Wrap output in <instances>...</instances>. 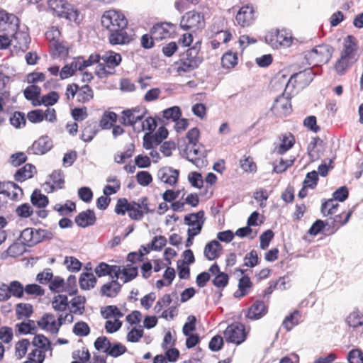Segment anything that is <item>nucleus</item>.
<instances>
[{"mask_svg": "<svg viewBox=\"0 0 363 363\" xmlns=\"http://www.w3.org/2000/svg\"><path fill=\"white\" fill-rule=\"evenodd\" d=\"M101 23L109 31L108 41L111 45H125L133 40L134 31L128 27V21L121 11H106L101 16Z\"/></svg>", "mask_w": 363, "mask_h": 363, "instance_id": "nucleus-1", "label": "nucleus"}, {"mask_svg": "<svg viewBox=\"0 0 363 363\" xmlns=\"http://www.w3.org/2000/svg\"><path fill=\"white\" fill-rule=\"evenodd\" d=\"M201 43L196 42L191 48L187 49L177 62L178 72H190L198 68L203 62V57L199 55Z\"/></svg>", "mask_w": 363, "mask_h": 363, "instance_id": "nucleus-2", "label": "nucleus"}, {"mask_svg": "<svg viewBox=\"0 0 363 363\" xmlns=\"http://www.w3.org/2000/svg\"><path fill=\"white\" fill-rule=\"evenodd\" d=\"M48 4L50 9L59 17L65 18L77 24L83 19V16L79 9L64 0H49Z\"/></svg>", "mask_w": 363, "mask_h": 363, "instance_id": "nucleus-3", "label": "nucleus"}, {"mask_svg": "<svg viewBox=\"0 0 363 363\" xmlns=\"http://www.w3.org/2000/svg\"><path fill=\"white\" fill-rule=\"evenodd\" d=\"M334 49L327 44H322L306 52L305 57L309 65L327 63L331 58Z\"/></svg>", "mask_w": 363, "mask_h": 363, "instance_id": "nucleus-4", "label": "nucleus"}, {"mask_svg": "<svg viewBox=\"0 0 363 363\" xmlns=\"http://www.w3.org/2000/svg\"><path fill=\"white\" fill-rule=\"evenodd\" d=\"M315 75L312 68L293 74L286 84V90L291 91L296 85L301 88L308 86L313 80Z\"/></svg>", "mask_w": 363, "mask_h": 363, "instance_id": "nucleus-5", "label": "nucleus"}, {"mask_svg": "<svg viewBox=\"0 0 363 363\" xmlns=\"http://www.w3.org/2000/svg\"><path fill=\"white\" fill-rule=\"evenodd\" d=\"M152 212L149 208L148 199L143 196L138 199V201H130V206L128 209V216L134 220H140L144 214Z\"/></svg>", "mask_w": 363, "mask_h": 363, "instance_id": "nucleus-6", "label": "nucleus"}, {"mask_svg": "<svg viewBox=\"0 0 363 363\" xmlns=\"http://www.w3.org/2000/svg\"><path fill=\"white\" fill-rule=\"evenodd\" d=\"M204 25L203 15L195 11L187 12L180 21V26L185 30H196L202 28Z\"/></svg>", "mask_w": 363, "mask_h": 363, "instance_id": "nucleus-7", "label": "nucleus"}, {"mask_svg": "<svg viewBox=\"0 0 363 363\" xmlns=\"http://www.w3.org/2000/svg\"><path fill=\"white\" fill-rule=\"evenodd\" d=\"M246 332L244 325L234 323L228 325L224 331V337L227 342L240 345L246 339Z\"/></svg>", "mask_w": 363, "mask_h": 363, "instance_id": "nucleus-8", "label": "nucleus"}, {"mask_svg": "<svg viewBox=\"0 0 363 363\" xmlns=\"http://www.w3.org/2000/svg\"><path fill=\"white\" fill-rule=\"evenodd\" d=\"M287 91L285 89L282 94L277 97L271 108L277 116H286L291 112V96Z\"/></svg>", "mask_w": 363, "mask_h": 363, "instance_id": "nucleus-9", "label": "nucleus"}, {"mask_svg": "<svg viewBox=\"0 0 363 363\" xmlns=\"http://www.w3.org/2000/svg\"><path fill=\"white\" fill-rule=\"evenodd\" d=\"M181 156L189 162L194 164L196 167H199L200 156L203 155L198 145L186 144L184 140V144L179 145L178 147Z\"/></svg>", "mask_w": 363, "mask_h": 363, "instance_id": "nucleus-10", "label": "nucleus"}, {"mask_svg": "<svg viewBox=\"0 0 363 363\" xmlns=\"http://www.w3.org/2000/svg\"><path fill=\"white\" fill-rule=\"evenodd\" d=\"M18 27L19 19L15 15L0 11V33H11Z\"/></svg>", "mask_w": 363, "mask_h": 363, "instance_id": "nucleus-11", "label": "nucleus"}, {"mask_svg": "<svg viewBox=\"0 0 363 363\" xmlns=\"http://www.w3.org/2000/svg\"><path fill=\"white\" fill-rule=\"evenodd\" d=\"M52 147V141L48 135H43L35 140L33 145L28 149L29 154L44 155Z\"/></svg>", "mask_w": 363, "mask_h": 363, "instance_id": "nucleus-12", "label": "nucleus"}, {"mask_svg": "<svg viewBox=\"0 0 363 363\" xmlns=\"http://www.w3.org/2000/svg\"><path fill=\"white\" fill-rule=\"evenodd\" d=\"M358 42L356 38L352 35H347L343 40L342 50L340 55L347 57L350 60L357 61Z\"/></svg>", "mask_w": 363, "mask_h": 363, "instance_id": "nucleus-13", "label": "nucleus"}, {"mask_svg": "<svg viewBox=\"0 0 363 363\" xmlns=\"http://www.w3.org/2000/svg\"><path fill=\"white\" fill-rule=\"evenodd\" d=\"M174 32V25L167 22L157 23L151 29V34L157 41L169 38Z\"/></svg>", "mask_w": 363, "mask_h": 363, "instance_id": "nucleus-14", "label": "nucleus"}, {"mask_svg": "<svg viewBox=\"0 0 363 363\" xmlns=\"http://www.w3.org/2000/svg\"><path fill=\"white\" fill-rule=\"evenodd\" d=\"M268 311V308L263 301L257 300L247 309L245 317L251 320H257L264 317Z\"/></svg>", "mask_w": 363, "mask_h": 363, "instance_id": "nucleus-15", "label": "nucleus"}, {"mask_svg": "<svg viewBox=\"0 0 363 363\" xmlns=\"http://www.w3.org/2000/svg\"><path fill=\"white\" fill-rule=\"evenodd\" d=\"M3 187V191H0V208L6 203V198L10 196L13 199L18 198V194L15 190H18L21 194H23L22 189L13 182H5Z\"/></svg>", "mask_w": 363, "mask_h": 363, "instance_id": "nucleus-16", "label": "nucleus"}, {"mask_svg": "<svg viewBox=\"0 0 363 363\" xmlns=\"http://www.w3.org/2000/svg\"><path fill=\"white\" fill-rule=\"evenodd\" d=\"M254 9L252 6L241 7L235 16V21L242 27H247L254 21Z\"/></svg>", "mask_w": 363, "mask_h": 363, "instance_id": "nucleus-17", "label": "nucleus"}, {"mask_svg": "<svg viewBox=\"0 0 363 363\" xmlns=\"http://www.w3.org/2000/svg\"><path fill=\"white\" fill-rule=\"evenodd\" d=\"M37 324L41 329L45 330L52 334H57L60 328L57 325V320L52 313H45L37 321Z\"/></svg>", "mask_w": 363, "mask_h": 363, "instance_id": "nucleus-18", "label": "nucleus"}, {"mask_svg": "<svg viewBox=\"0 0 363 363\" xmlns=\"http://www.w3.org/2000/svg\"><path fill=\"white\" fill-rule=\"evenodd\" d=\"M121 123L125 126H133L138 121H142L144 117V113H140L139 108L127 109L122 112Z\"/></svg>", "mask_w": 363, "mask_h": 363, "instance_id": "nucleus-19", "label": "nucleus"}, {"mask_svg": "<svg viewBox=\"0 0 363 363\" xmlns=\"http://www.w3.org/2000/svg\"><path fill=\"white\" fill-rule=\"evenodd\" d=\"M179 172L169 167H164L159 169L157 177L159 179L170 186L177 183Z\"/></svg>", "mask_w": 363, "mask_h": 363, "instance_id": "nucleus-20", "label": "nucleus"}, {"mask_svg": "<svg viewBox=\"0 0 363 363\" xmlns=\"http://www.w3.org/2000/svg\"><path fill=\"white\" fill-rule=\"evenodd\" d=\"M96 220L95 213L93 210L87 209L79 213L75 217V223L81 228H86L93 225Z\"/></svg>", "mask_w": 363, "mask_h": 363, "instance_id": "nucleus-21", "label": "nucleus"}, {"mask_svg": "<svg viewBox=\"0 0 363 363\" xmlns=\"http://www.w3.org/2000/svg\"><path fill=\"white\" fill-rule=\"evenodd\" d=\"M11 36L16 42V45H14L16 48H18L23 52L28 49L30 38L28 33L16 30L14 32L11 33Z\"/></svg>", "mask_w": 363, "mask_h": 363, "instance_id": "nucleus-22", "label": "nucleus"}, {"mask_svg": "<svg viewBox=\"0 0 363 363\" xmlns=\"http://www.w3.org/2000/svg\"><path fill=\"white\" fill-rule=\"evenodd\" d=\"M121 284L117 280H112L101 286L100 294L103 296L114 298L121 291Z\"/></svg>", "mask_w": 363, "mask_h": 363, "instance_id": "nucleus-23", "label": "nucleus"}, {"mask_svg": "<svg viewBox=\"0 0 363 363\" xmlns=\"http://www.w3.org/2000/svg\"><path fill=\"white\" fill-rule=\"evenodd\" d=\"M223 249L220 243L216 240H211L206 244L204 248V256L208 260H213L218 257V252Z\"/></svg>", "mask_w": 363, "mask_h": 363, "instance_id": "nucleus-24", "label": "nucleus"}, {"mask_svg": "<svg viewBox=\"0 0 363 363\" xmlns=\"http://www.w3.org/2000/svg\"><path fill=\"white\" fill-rule=\"evenodd\" d=\"M357 61L350 60L347 57L340 55V58L335 64V70L339 75H344L347 70L350 69Z\"/></svg>", "mask_w": 363, "mask_h": 363, "instance_id": "nucleus-25", "label": "nucleus"}, {"mask_svg": "<svg viewBox=\"0 0 363 363\" xmlns=\"http://www.w3.org/2000/svg\"><path fill=\"white\" fill-rule=\"evenodd\" d=\"M35 169L34 165L26 164L23 167L18 169L14 174V179L18 182H23L28 179L33 177V170Z\"/></svg>", "mask_w": 363, "mask_h": 363, "instance_id": "nucleus-26", "label": "nucleus"}, {"mask_svg": "<svg viewBox=\"0 0 363 363\" xmlns=\"http://www.w3.org/2000/svg\"><path fill=\"white\" fill-rule=\"evenodd\" d=\"M32 345L35 347V349L42 350L44 354L47 351H50V354H52L51 342L45 335H36L33 339Z\"/></svg>", "mask_w": 363, "mask_h": 363, "instance_id": "nucleus-27", "label": "nucleus"}, {"mask_svg": "<svg viewBox=\"0 0 363 363\" xmlns=\"http://www.w3.org/2000/svg\"><path fill=\"white\" fill-rule=\"evenodd\" d=\"M252 283L247 276H242L238 281V290L236 291L233 296L235 298H242L249 293L250 289L252 287Z\"/></svg>", "mask_w": 363, "mask_h": 363, "instance_id": "nucleus-28", "label": "nucleus"}, {"mask_svg": "<svg viewBox=\"0 0 363 363\" xmlns=\"http://www.w3.org/2000/svg\"><path fill=\"white\" fill-rule=\"evenodd\" d=\"M36 229L27 228L24 229L20 235V240L26 246L32 247L37 244L35 233Z\"/></svg>", "mask_w": 363, "mask_h": 363, "instance_id": "nucleus-29", "label": "nucleus"}, {"mask_svg": "<svg viewBox=\"0 0 363 363\" xmlns=\"http://www.w3.org/2000/svg\"><path fill=\"white\" fill-rule=\"evenodd\" d=\"M96 278L91 272H83L79 277V286L83 290H89L96 284Z\"/></svg>", "mask_w": 363, "mask_h": 363, "instance_id": "nucleus-30", "label": "nucleus"}, {"mask_svg": "<svg viewBox=\"0 0 363 363\" xmlns=\"http://www.w3.org/2000/svg\"><path fill=\"white\" fill-rule=\"evenodd\" d=\"M98 130V125L96 122H86V125L82 133V140L86 143L91 141Z\"/></svg>", "mask_w": 363, "mask_h": 363, "instance_id": "nucleus-31", "label": "nucleus"}, {"mask_svg": "<svg viewBox=\"0 0 363 363\" xmlns=\"http://www.w3.org/2000/svg\"><path fill=\"white\" fill-rule=\"evenodd\" d=\"M30 201L32 204L39 208H45L48 206L49 200L47 196L43 194L39 189H35L31 196Z\"/></svg>", "mask_w": 363, "mask_h": 363, "instance_id": "nucleus-32", "label": "nucleus"}, {"mask_svg": "<svg viewBox=\"0 0 363 363\" xmlns=\"http://www.w3.org/2000/svg\"><path fill=\"white\" fill-rule=\"evenodd\" d=\"M276 40L277 42V49L281 47L288 48L291 45L292 43V37L289 32L286 30H276Z\"/></svg>", "mask_w": 363, "mask_h": 363, "instance_id": "nucleus-33", "label": "nucleus"}, {"mask_svg": "<svg viewBox=\"0 0 363 363\" xmlns=\"http://www.w3.org/2000/svg\"><path fill=\"white\" fill-rule=\"evenodd\" d=\"M51 303L52 308L55 311L64 312L69 306L68 298L66 295L58 294L54 296Z\"/></svg>", "mask_w": 363, "mask_h": 363, "instance_id": "nucleus-34", "label": "nucleus"}, {"mask_svg": "<svg viewBox=\"0 0 363 363\" xmlns=\"http://www.w3.org/2000/svg\"><path fill=\"white\" fill-rule=\"evenodd\" d=\"M294 142V137L292 134L289 133L283 135L281 143L276 147L277 152L280 155L284 154L293 147Z\"/></svg>", "mask_w": 363, "mask_h": 363, "instance_id": "nucleus-35", "label": "nucleus"}, {"mask_svg": "<svg viewBox=\"0 0 363 363\" xmlns=\"http://www.w3.org/2000/svg\"><path fill=\"white\" fill-rule=\"evenodd\" d=\"M40 87L35 84L27 86L23 91L25 98L28 101H31L33 105V103H37L38 101H40L38 98L40 96Z\"/></svg>", "mask_w": 363, "mask_h": 363, "instance_id": "nucleus-36", "label": "nucleus"}, {"mask_svg": "<svg viewBox=\"0 0 363 363\" xmlns=\"http://www.w3.org/2000/svg\"><path fill=\"white\" fill-rule=\"evenodd\" d=\"M205 213L203 211H199L196 213H192L187 214L184 216V223L189 226H197L199 222L203 220L205 223L206 218L204 216Z\"/></svg>", "mask_w": 363, "mask_h": 363, "instance_id": "nucleus-37", "label": "nucleus"}, {"mask_svg": "<svg viewBox=\"0 0 363 363\" xmlns=\"http://www.w3.org/2000/svg\"><path fill=\"white\" fill-rule=\"evenodd\" d=\"M126 347L120 342L110 343L109 346H107L104 350V352L108 355L118 357L126 352Z\"/></svg>", "mask_w": 363, "mask_h": 363, "instance_id": "nucleus-38", "label": "nucleus"}, {"mask_svg": "<svg viewBox=\"0 0 363 363\" xmlns=\"http://www.w3.org/2000/svg\"><path fill=\"white\" fill-rule=\"evenodd\" d=\"M347 324L353 328L363 325V314L358 310L351 312L346 318Z\"/></svg>", "mask_w": 363, "mask_h": 363, "instance_id": "nucleus-39", "label": "nucleus"}, {"mask_svg": "<svg viewBox=\"0 0 363 363\" xmlns=\"http://www.w3.org/2000/svg\"><path fill=\"white\" fill-rule=\"evenodd\" d=\"M300 317L301 314L299 311L295 310L284 318L282 323L283 327L287 331H290L295 325L298 324Z\"/></svg>", "mask_w": 363, "mask_h": 363, "instance_id": "nucleus-40", "label": "nucleus"}, {"mask_svg": "<svg viewBox=\"0 0 363 363\" xmlns=\"http://www.w3.org/2000/svg\"><path fill=\"white\" fill-rule=\"evenodd\" d=\"M101 60L106 65H109L112 67H117L121 62V56L120 54L113 51L106 52L102 56Z\"/></svg>", "mask_w": 363, "mask_h": 363, "instance_id": "nucleus-41", "label": "nucleus"}, {"mask_svg": "<svg viewBox=\"0 0 363 363\" xmlns=\"http://www.w3.org/2000/svg\"><path fill=\"white\" fill-rule=\"evenodd\" d=\"M238 58L237 52L229 50L221 58V64L225 68H233L238 64Z\"/></svg>", "mask_w": 363, "mask_h": 363, "instance_id": "nucleus-42", "label": "nucleus"}, {"mask_svg": "<svg viewBox=\"0 0 363 363\" xmlns=\"http://www.w3.org/2000/svg\"><path fill=\"white\" fill-rule=\"evenodd\" d=\"M59 100V95L56 91H50V93L43 96L40 101L37 103H33V106H40L44 104L46 106H52L56 104Z\"/></svg>", "mask_w": 363, "mask_h": 363, "instance_id": "nucleus-43", "label": "nucleus"}, {"mask_svg": "<svg viewBox=\"0 0 363 363\" xmlns=\"http://www.w3.org/2000/svg\"><path fill=\"white\" fill-rule=\"evenodd\" d=\"M94 96V92L91 86L84 85L79 89L77 93V100L80 103H86L90 101Z\"/></svg>", "mask_w": 363, "mask_h": 363, "instance_id": "nucleus-44", "label": "nucleus"}, {"mask_svg": "<svg viewBox=\"0 0 363 363\" xmlns=\"http://www.w3.org/2000/svg\"><path fill=\"white\" fill-rule=\"evenodd\" d=\"M11 296L21 298L23 296L24 289L23 284L18 281H12L8 284Z\"/></svg>", "mask_w": 363, "mask_h": 363, "instance_id": "nucleus-45", "label": "nucleus"}, {"mask_svg": "<svg viewBox=\"0 0 363 363\" xmlns=\"http://www.w3.org/2000/svg\"><path fill=\"white\" fill-rule=\"evenodd\" d=\"M51 54L55 57H62L68 54V50L65 45L59 41H54L50 45Z\"/></svg>", "mask_w": 363, "mask_h": 363, "instance_id": "nucleus-46", "label": "nucleus"}, {"mask_svg": "<svg viewBox=\"0 0 363 363\" xmlns=\"http://www.w3.org/2000/svg\"><path fill=\"white\" fill-rule=\"evenodd\" d=\"M352 213L353 210H350L346 214L344 220L342 219L341 214L336 215L333 218H330V223H329L328 221L327 222V225L332 227L333 228H335V230H337L340 225H344L349 221Z\"/></svg>", "mask_w": 363, "mask_h": 363, "instance_id": "nucleus-47", "label": "nucleus"}, {"mask_svg": "<svg viewBox=\"0 0 363 363\" xmlns=\"http://www.w3.org/2000/svg\"><path fill=\"white\" fill-rule=\"evenodd\" d=\"M85 301L86 298L84 296H77L73 298L71 301L72 307L74 308L72 312L74 314L82 315L84 311Z\"/></svg>", "mask_w": 363, "mask_h": 363, "instance_id": "nucleus-48", "label": "nucleus"}, {"mask_svg": "<svg viewBox=\"0 0 363 363\" xmlns=\"http://www.w3.org/2000/svg\"><path fill=\"white\" fill-rule=\"evenodd\" d=\"M50 179L54 184L50 186L51 191H54L55 189V185H56L57 189H62L63 184L65 183L64 180V174L62 170H55L50 174Z\"/></svg>", "mask_w": 363, "mask_h": 363, "instance_id": "nucleus-49", "label": "nucleus"}, {"mask_svg": "<svg viewBox=\"0 0 363 363\" xmlns=\"http://www.w3.org/2000/svg\"><path fill=\"white\" fill-rule=\"evenodd\" d=\"M102 316L108 319L112 316L122 318L123 316V313L118 309L116 306H107L105 308H102L101 311Z\"/></svg>", "mask_w": 363, "mask_h": 363, "instance_id": "nucleus-50", "label": "nucleus"}, {"mask_svg": "<svg viewBox=\"0 0 363 363\" xmlns=\"http://www.w3.org/2000/svg\"><path fill=\"white\" fill-rule=\"evenodd\" d=\"M335 201L336 200L333 198V199H328L327 201L322 203L321 212L323 216H326L328 215H333L335 213V210L338 206V203Z\"/></svg>", "mask_w": 363, "mask_h": 363, "instance_id": "nucleus-51", "label": "nucleus"}, {"mask_svg": "<svg viewBox=\"0 0 363 363\" xmlns=\"http://www.w3.org/2000/svg\"><path fill=\"white\" fill-rule=\"evenodd\" d=\"M16 312L18 319L22 316L29 318L33 312V306L29 303H20L16 305Z\"/></svg>", "mask_w": 363, "mask_h": 363, "instance_id": "nucleus-52", "label": "nucleus"}, {"mask_svg": "<svg viewBox=\"0 0 363 363\" xmlns=\"http://www.w3.org/2000/svg\"><path fill=\"white\" fill-rule=\"evenodd\" d=\"M45 354L42 350L33 349L28 355V359L23 363H43Z\"/></svg>", "mask_w": 363, "mask_h": 363, "instance_id": "nucleus-53", "label": "nucleus"}, {"mask_svg": "<svg viewBox=\"0 0 363 363\" xmlns=\"http://www.w3.org/2000/svg\"><path fill=\"white\" fill-rule=\"evenodd\" d=\"M72 331L77 336L85 337L89 334L90 328L86 323L79 321L74 324Z\"/></svg>", "mask_w": 363, "mask_h": 363, "instance_id": "nucleus-54", "label": "nucleus"}, {"mask_svg": "<svg viewBox=\"0 0 363 363\" xmlns=\"http://www.w3.org/2000/svg\"><path fill=\"white\" fill-rule=\"evenodd\" d=\"M182 116L181 109L179 106H172L163 111L162 116L173 121L178 120Z\"/></svg>", "mask_w": 363, "mask_h": 363, "instance_id": "nucleus-55", "label": "nucleus"}, {"mask_svg": "<svg viewBox=\"0 0 363 363\" xmlns=\"http://www.w3.org/2000/svg\"><path fill=\"white\" fill-rule=\"evenodd\" d=\"M318 141L322 142L320 139L318 137L313 138L311 141L308 145V155L310 157L311 161L312 162L317 160L320 157V155L315 150Z\"/></svg>", "mask_w": 363, "mask_h": 363, "instance_id": "nucleus-56", "label": "nucleus"}, {"mask_svg": "<svg viewBox=\"0 0 363 363\" xmlns=\"http://www.w3.org/2000/svg\"><path fill=\"white\" fill-rule=\"evenodd\" d=\"M122 274L124 276L123 283H128L138 276V267L128 264L122 269Z\"/></svg>", "mask_w": 363, "mask_h": 363, "instance_id": "nucleus-57", "label": "nucleus"}, {"mask_svg": "<svg viewBox=\"0 0 363 363\" xmlns=\"http://www.w3.org/2000/svg\"><path fill=\"white\" fill-rule=\"evenodd\" d=\"M76 205L74 202L67 201L64 205L56 204L54 209L57 211L60 216L67 215L75 210Z\"/></svg>", "mask_w": 363, "mask_h": 363, "instance_id": "nucleus-58", "label": "nucleus"}, {"mask_svg": "<svg viewBox=\"0 0 363 363\" xmlns=\"http://www.w3.org/2000/svg\"><path fill=\"white\" fill-rule=\"evenodd\" d=\"M16 327L18 328L19 333L22 334H31L34 333V332L36 330L35 322L31 320H28L27 322H22L19 324H17Z\"/></svg>", "mask_w": 363, "mask_h": 363, "instance_id": "nucleus-59", "label": "nucleus"}, {"mask_svg": "<svg viewBox=\"0 0 363 363\" xmlns=\"http://www.w3.org/2000/svg\"><path fill=\"white\" fill-rule=\"evenodd\" d=\"M229 277L225 272H219L212 280L213 284L218 289H224L228 284Z\"/></svg>", "mask_w": 363, "mask_h": 363, "instance_id": "nucleus-60", "label": "nucleus"}, {"mask_svg": "<svg viewBox=\"0 0 363 363\" xmlns=\"http://www.w3.org/2000/svg\"><path fill=\"white\" fill-rule=\"evenodd\" d=\"M65 264L69 272H79L82 267V262L74 257H66L65 259Z\"/></svg>", "mask_w": 363, "mask_h": 363, "instance_id": "nucleus-61", "label": "nucleus"}, {"mask_svg": "<svg viewBox=\"0 0 363 363\" xmlns=\"http://www.w3.org/2000/svg\"><path fill=\"white\" fill-rule=\"evenodd\" d=\"M130 206V201L129 202L125 198H121L117 201L115 206V212L118 215H125L128 211Z\"/></svg>", "mask_w": 363, "mask_h": 363, "instance_id": "nucleus-62", "label": "nucleus"}, {"mask_svg": "<svg viewBox=\"0 0 363 363\" xmlns=\"http://www.w3.org/2000/svg\"><path fill=\"white\" fill-rule=\"evenodd\" d=\"M11 124L16 128L24 126L26 123L25 114L20 111H16L10 118Z\"/></svg>", "mask_w": 363, "mask_h": 363, "instance_id": "nucleus-63", "label": "nucleus"}, {"mask_svg": "<svg viewBox=\"0 0 363 363\" xmlns=\"http://www.w3.org/2000/svg\"><path fill=\"white\" fill-rule=\"evenodd\" d=\"M349 363H363V352L359 349L352 350L347 354Z\"/></svg>", "mask_w": 363, "mask_h": 363, "instance_id": "nucleus-64", "label": "nucleus"}]
</instances>
